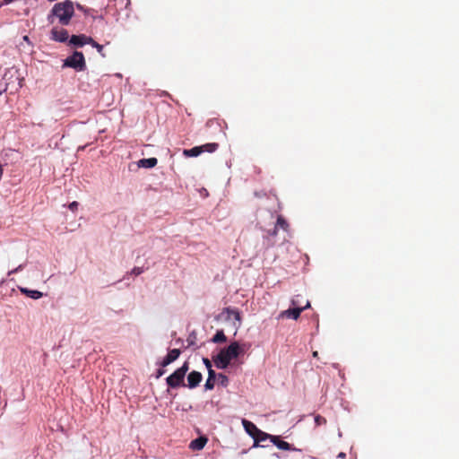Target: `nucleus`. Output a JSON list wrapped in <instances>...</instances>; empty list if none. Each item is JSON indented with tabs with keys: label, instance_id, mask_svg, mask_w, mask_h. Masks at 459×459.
<instances>
[{
	"label": "nucleus",
	"instance_id": "nucleus-33",
	"mask_svg": "<svg viewBox=\"0 0 459 459\" xmlns=\"http://www.w3.org/2000/svg\"><path fill=\"white\" fill-rule=\"evenodd\" d=\"M164 373H165V370H164V369H159V370L157 371V376H156V377H161Z\"/></svg>",
	"mask_w": 459,
	"mask_h": 459
},
{
	"label": "nucleus",
	"instance_id": "nucleus-12",
	"mask_svg": "<svg viewBox=\"0 0 459 459\" xmlns=\"http://www.w3.org/2000/svg\"><path fill=\"white\" fill-rule=\"evenodd\" d=\"M207 441H208L207 437H199L192 440L189 446L193 450H201V449H203L204 447V446L206 445Z\"/></svg>",
	"mask_w": 459,
	"mask_h": 459
},
{
	"label": "nucleus",
	"instance_id": "nucleus-37",
	"mask_svg": "<svg viewBox=\"0 0 459 459\" xmlns=\"http://www.w3.org/2000/svg\"><path fill=\"white\" fill-rule=\"evenodd\" d=\"M77 8L82 10V6L81 4H77Z\"/></svg>",
	"mask_w": 459,
	"mask_h": 459
},
{
	"label": "nucleus",
	"instance_id": "nucleus-29",
	"mask_svg": "<svg viewBox=\"0 0 459 459\" xmlns=\"http://www.w3.org/2000/svg\"><path fill=\"white\" fill-rule=\"evenodd\" d=\"M299 298V296L298 295V296H296L295 298H293V299H291V305H292L294 307H300V306H299V299H298Z\"/></svg>",
	"mask_w": 459,
	"mask_h": 459
},
{
	"label": "nucleus",
	"instance_id": "nucleus-8",
	"mask_svg": "<svg viewBox=\"0 0 459 459\" xmlns=\"http://www.w3.org/2000/svg\"><path fill=\"white\" fill-rule=\"evenodd\" d=\"M202 379H203V376L200 372L195 371V370L191 371L187 376V385H186V386H187L191 389L195 388L196 386L199 385Z\"/></svg>",
	"mask_w": 459,
	"mask_h": 459
},
{
	"label": "nucleus",
	"instance_id": "nucleus-24",
	"mask_svg": "<svg viewBox=\"0 0 459 459\" xmlns=\"http://www.w3.org/2000/svg\"><path fill=\"white\" fill-rule=\"evenodd\" d=\"M226 312H227L228 314H232V315H234V317H235L237 320H238V321L240 320V314H239V312H238V310H233V309H231V308H230V307H227V308H226Z\"/></svg>",
	"mask_w": 459,
	"mask_h": 459
},
{
	"label": "nucleus",
	"instance_id": "nucleus-22",
	"mask_svg": "<svg viewBox=\"0 0 459 459\" xmlns=\"http://www.w3.org/2000/svg\"><path fill=\"white\" fill-rule=\"evenodd\" d=\"M217 377L220 381V384L223 386H227V385L229 383V378L227 377V376H225L224 374L219 373L217 375Z\"/></svg>",
	"mask_w": 459,
	"mask_h": 459
},
{
	"label": "nucleus",
	"instance_id": "nucleus-17",
	"mask_svg": "<svg viewBox=\"0 0 459 459\" xmlns=\"http://www.w3.org/2000/svg\"><path fill=\"white\" fill-rule=\"evenodd\" d=\"M227 341V337L222 330H219L213 335L212 342L214 343L225 342Z\"/></svg>",
	"mask_w": 459,
	"mask_h": 459
},
{
	"label": "nucleus",
	"instance_id": "nucleus-14",
	"mask_svg": "<svg viewBox=\"0 0 459 459\" xmlns=\"http://www.w3.org/2000/svg\"><path fill=\"white\" fill-rule=\"evenodd\" d=\"M156 158L142 159L138 161V166L142 168L151 169L157 165Z\"/></svg>",
	"mask_w": 459,
	"mask_h": 459
},
{
	"label": "nucleus",
	"instance_id": "nucleus-25",
	"mask_svg": "<svg viewBox=\"0 0 459 459\" xmlns=\"http://www.w3.org/2000/svg\"><path fill=\"white\" fill-rule=\"evenodd\" d=\"M143 273V267H134L131 272V273L134 274V275H140Z\"/></svg>",
	"mask_w": 459,
	"mask_h": 459
},
{
	"label": "nucleus",
	"instance_id": "nucleus-28",
	"mask_svg": "<svg viewBox=\"0 0 459 459\" xmlns=\"http://www.w3.org/2000/svg\"><path fill=\"white\" fill-rule=\"evenodd\" d=\"M23 269V264H20L18 267H16L15 269L13 270H11L9 273H8V275H12V274H14L20 271H22Z\"/></svg>",
	"mask_w": 459,
	"mask_h": 459
},
{
	"label": "nucleus",
	"instance_id": "nucleus-34",
	"mask_svg": "<svg viewBox=\"0 0 459 459\" xmlns=\"http://www.w3.org/2000/svg\"><path fill=\"white\" fill-rule=\"evenodd\" d=\"M187 342H188V345H194V343H195L194 341L191 339V337H189L187 339Z\"/></svg>",
	"mask_w": 459,
	"mask_h": 459
},
{
	"label": "nucleus",
	"instance_id": "nucleus-19",
	"mask_svg": "<svg viewBox=\"0 0 459 459\" xmlns=\"http://www.w3.org/2000/svg\"><path fill=\"white\" fill-rule=\"evenodd\" d=\"M275 226L277 228L282 229L285 231H288V230H289V223L287 222V221L281 215L278 216Z\"/></svg>",
	"mask_w": 459,
	"mask_h": 459
},
{
	"label": "nucleus",
	"instance_id": "nucleus-30",
	"mask_svg": "<svg viewBox=\"0 0 459 459\" xmlns=\"http://www.w3.org/2000/svg\"><path fill=\"white\" fill-rule=\"evenodd\" d=\"M277 230H278V228L275 226V227H274V229H273V230H269V231H268V234H269L270 236L274 237V236L277 234Z\"/></svg>",
	"mask_w": 459,
	"mask_h": 459
},
{
	"label": "nucleus",
	"instance_id": "nucleus-26",
	"mask_svg": "<svg viewBox=\"0 0 459 459\" xmlns=\"http://www.w3.org/2000/svg\"><path fill=\"white\" fill-rule=\"evenodd\" d=\"M203 362L205 365L206 368L208 369V372H210V369H212L211 360L207 358H204Z\"/></svg>",
	"mask_w": 459,
	"mask_h": 459
},
{
	"label": "nucleus",
	"instance_id": "nucleus-15",
	"mask_svg": "<svg viewBox=\"0 0 459 459\" xmlns=\"http://www.w3.org/2000/svg\"><path fill=\"white\" fill-rule=\"evenodd\" d=\"M273 437V435L265 433L260 429L258 434L255 435V437L253 438L255 441L254 446H256L259 442L265 441L266 439L271 440V437Z\"/></svg>",
	"mask_w": 459,
	"mask_h": 459
},
{
	"label": "nucleus",
	"instance_id": "nucleus-9",
	"mask_svg": "<svg viewBox=\"0 0 459 459\" xmlns=\"http://www.w3.org/2000/svg\"><path fill=\"white\" fill-rule=\"evenodd\" d=\"M180 353L181 351L179 349L170 350L167 356L161 361L160 366L167 367L170 363L174 362L179 357Z\"/></svg>",
	"mask_w": 459,
	"mask_h": 459
},
{
	"label": "nucleus",
	"instance_id": "nucleus-10",
	"mask_svg": "<svg viewBox=\"0 0 459 459\" xmlns=\"http://www.w3.org/2000/svg\"><path fill=\"white\" fill-rule=\"evenodd\" d=\"M242 425H243L246 432L253 438L255 437V435L258 434V432L260 430L253 422H251L246 419L242 420Z\"/></svg>",
	"mask_w": 459,
	"mask_h": 459
},
{
	"label": "nucleus",
	"instance_id": "nucleus-11",
	"mask_svg": "<svg viewBox=\"0 0 459 459\" xmlns=\"http://www.w3.org/2000/svg\"><path fill=\"white\" fill-rule=\"evenodd\" d=\"M271 442L281 450H296V448L291 447V445L290 443L281 440L278 436H273V437H271Z\"/></svg>",
	"mask_w": 459,
	"mask_h": 459
},
{
	"label": "nucleus",
	"instance_id": "nucleus-35",
	"mask_svg": "<svg viewBox=\"0 0 459 459\" xmlns=\"http://www.w3.org/2000/svg\"><path fill=\"white\" fill-rule=\"evenodd\" d=\"M255 195L257 196V197H261V196L265 195V194H259V193L255 192Z\"/></svg>",
	"mask_w": 459,
	"mask_h": 459
},
{
	"label": "nucleus",
	"instance_id": "nucleus-20",
	"mask_svg": "<svg viewBox=\"0 0 459 459\" xmlns=\"http://www.w3.org/2000/svg\"><path fill=\"white\" fill-rule=\"evenodd\" d=\"M90 45H91L93 48L97 49V51L102 56H105V54L103 53V46L96 42L93 39L92 41H90Z\"/></svg>",
	"mask_w": 459,
	"mask_h": 459
},
{
	"label": "nucleus",
	"instance_id": "nucleus-23",
	"mask_svg": "<svg viewBox=\"0 0 459 459\" xmlns=\"http://www.w3.org/2000/svg\"><path fill=\"white\" fill-rule=\"evenodd\" d=\"M315 423H316V426H322V425H325L326 424V419L321 415H316L315 417Z\"/></svg>",
	"mask_w": 459,
	"mask_h": 459
},
{
	"label": "nucleus",
	"instance_id": "nucleus-5",
	"mask_svg": "<svg viewBox=\"0 0 459 459\" xmlns=\"http://www.w3.org/2000/svg\"><path fill=\"white\" fill-rule=\"evenodd\" d=\"M309 307H310V303H309V301H307L306 305L303 307H296L289 308L287 310L281 312L280 317L291 318V319L297 320L300 316L301 312Z\"/></svg>",
	"mask_w": 459,
	"mask_h": 459
},
{
	"label": "nucleus",
	"instance_id": "nucleus-4",
	"mask_svg": "<svg viewBox=\"0 0 459 459\" xmlns=\"http://www.w3.org/2000/svg\"><path fill=\"white\" fill-rule=\"evenodd\" d=\"M63 66L71 67L76 71H84L86 69V63L83 54L74 51L73 55L65 59Z\"/></svg>",
	"mask_w": 459,
	"mask_h": 459
},
{
	"label": "nucleus",
	"instance_id": "nucleus-13",
	"mask_svg": "<svg viewBox=\"0 0 459 459\" xmlns=\"http://www.w3.org/2000/svg\"><path fill=\"white\" fill-rule=\"evenodd\" d=\"M216 377L217 375L215 371L213 369H210V372H208V378L204 385L206 390H212L214 388Z\"/></svg>",
	"mask_w": 459,
	"mask_h": 459
},
{
	"label": "nucleus",
	"instance_id": "nucleus-21",
	"mask_svg": "<svg viewBox=\"0 0 459 459\" xmlns=\"http://www.w3.org/2000/svg\"><path fill=\"white\" fill-rule=\"evenodd\" d=\"M42 296H43L42 292H40L39 290H30L29 294H28V297H30L33 299H39Z\"/></svg>",
	"mask_w": 459,
	"mask_h": 459
},
{
	"label": "nucleus",
	"instance_id": "nucleus-31",
	"mask_svg": "<svg viewBox=\"0 0 459 459\" xmlns=\"http://www.w3.org/2000/svg\"><path fill=\"white\" fill-rule=\"evenodd\" d=\"M345 458H346V454L343 452H341L338 454V455L336 456L335 459H345Z\"/></svg>",
	"mask_w": 459,
	"mask_h": 459
},
{
	"label": "nucleus",
	"instance_id": "nucleus-18",
	"mask_svg": "<svg viewBox=\"0 0 459 459\" xmlns=\"http://www.w3.org/2000/svg\"><path fill=\"white\" fill-rule=\"evenodd\" d=\"M218 147L219 144L216 143H209L200 146L201 150H203V152H214Z\"/></svg>",
	"mask_w": 459,
	"mask_h": 459
},
{
	"label": "nucleus",
	"instance_id": "nucleus-36",
	"mask_svg": "<svg viewBox=\"0 0 459 459\" xmlns=\"http://www.w3.org/2000/svg\"><path fill=\"white\" fill-rule=\"evenodd\" d=\"M317 356H318V352L317 351H314L313 352V357L317 358Z\"/></svg>",
	"mask_w": 459,
	"mask_h": 459
},
{
	"label": "nucleus",
	"instance_id": "nucleus-7",
	"mask_svg": "<svg viewBox=\"0 0 459 459\" xmlns=\"http://www.w3.org/2000/svg\"><path fill=\"white\" fill-rule=\"evenodd\" d=\"M69 38L68 31L65 29L53 28L51 30V39L57 42H65Z\"/></svg>",
	"mask_w": 459,
	"mask_h": 459
},
{
	"label": "nucleus",
	"instance_id": "nucleus-27",
	"mask_svg": "<svg viewBox=\"0 0 459 459\" xmlns=\"http://www.w3.org/2000/svg\"><path fill=\"white\" fill-rule=\"evenodd\" d=\"M78 205H79V204H78L76 201H74V202H72L71 204H69L68 208H69L71 211L74 212V211H76V210H77Z\"/></svg>",
	"mask_w": 459,
	"mask_h": 459
},
{
	"label": "nucleus",
	"instance_id": "nucleus-32",
	"mask_svg": "<svg viewBox=\"0 0 459 459\" xmlns=\"http://www.w3.org/2000/svg\"><path fill=\"white\" fill-rule=\"evenodd\" d=\"M20 290L22 293L25 294L26 296H28L29 291H30V290H28L26 288H20Z\"/></svg>",
	"mask_w": 459,
	"mask_h": 459
},
{
	"label": "nucleus",
	"instance_id": "nucleus-1",
	"mask_svg": "<svg viewBox=\"0 0 459 459\" xmlns=\"http://www.w3.org/2000/svg\"><path fill=\"white\" fill-rule=\"evenodd\" d=\"M247 349V344L240 345L238 342H232L228 347L223 348L212 358L216 368L224 369L234 359L245 353Z\"/></svg>",
	"mask_w": 459,
	"mask_h": 459
},
{
	"label": "nucleus",
	"instance_id": "nucleus-2",
	"mask_svg": "<svg viewBox=\"0 0 459 459\" xmlns=\"http://www.w3.org/2000/svg\"><path fill=\"white\" fill-rule=\"evenodd\" d=\"M74 13V4L70 0L65 2L56 3L48 15V21L53 22L51 20L52 16L58 19V22L62 25H68Z\"/></svg>",
	"mask_w": 459,
	"mask_h": 459
},
{
	"label": "nucleus",
	"instance_id": "nucleus-3",
	"mask_svg": "<svg viewBox=\"0 0 459 459\" xmlns=\"http://www.w3.org/2000/svg\"><path fill=\"white\" fill-rule=\"evenodd\" d=\"M188 370L189 363L185 361L180 368L176 369L170 376L167 377L166 382L169 387L178 388L179 386H186L184 380Z\"/></svg>",
	"mask_w": 459,
	"mask_h": 459
},
{
	"label": "nucleus",
	"instance_id": "nucleus-6",
	"mask_svg": "<svg viewBox=\"0 0 459 459\" xmlns=\"http://www.w3.org/2000/svg\"><path fill=\"white\" fill-rule=\"evenodd\" d=\"M90 41H92V38L84 34L73 35L69 39V44L81 48L85 44H90Z\"/></svg>",
	"mask_w": 459,
	"mask_h": 459
},
{
	"label": "nucleus",
	"instance_id": "nucleus-16",
	"mask_svg": "<svg viewBox=\"0 0 459 459\" xmlns=\"http://www.w3.org/2000/svg\"><path fill=\"white\" fill-rule=\"evenodd\" d=\"M201 153H203V150H201L200 146H195L192 149H186L183 151V154L186 157H197Z\"/></svg>",
	"mask_w": 459,
	"mask_h": 459
}]
</instances>
